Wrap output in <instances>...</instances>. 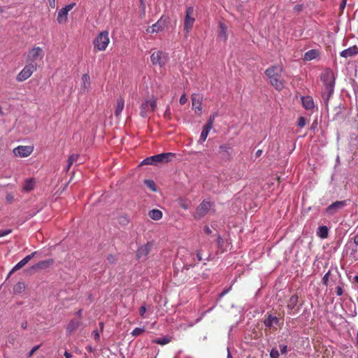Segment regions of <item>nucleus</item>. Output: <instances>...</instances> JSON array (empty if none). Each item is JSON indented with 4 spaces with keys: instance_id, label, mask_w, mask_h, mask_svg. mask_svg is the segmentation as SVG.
Here are the masks:
<instances>
[{
    "instance_id": "1",
    "label": "nucleus",
    "mask_w": 358,
    "mask_h": 358,
    "mask_svg": "<svg viewBox=\"0 0 358 358\" xmlns=\"http://www.w3.org/2000/svg\"><path fill=\"white\" fill-rule=\"evenodd\" d=\"M335 80V75L331 69H326L322 73L321 80L324 84V88L322 90V98L326 102H328L334 93Z\"/></svg>"
},
{
    "instance_id": "6",
    "label": "nucleus",
    "mask_w": 358,
    "mask_h": 358,
    "mask_svg": "<svg viewBox=\"0 0 358 358\" xmlns=\"http://www.w3.org/2000/svg\"><path fill=\"white\" fill-rule=\"evenodd\" d=\"M195 22V15L194 8L189 6L186 8L184 19V31L187 36L192 30Z\"/></svg>"
},
{
    "instance_id": "16",
    "label": "nucleus",
    "mask_w": 358,
    "mask_h": 358,
    "mask_svg": "<svg viewBox=\"0 0 358 358\" xmlns=\"http://www.w3.org/2000/svg\"><path fill=\"white\" fill-rule=\"evenodd\" d=\"M201 101L202 97L199 94H194L192 96V108L195 113L200 115L201 113Z\"/></svg>"
},
{
    "instance_id": "49",
    "label": "nucleus",
    "mask_w": 358,
    "mask_h": 358,
    "mask_svg": "<svg viewBox=\"0 0 358 358\" xmlns=\"http://www.w3.org/2000/svg\"><path fill=\"white\" fill-rule=\"evenodd\" d=\"M215 116L210 117L207 124L204 127H209V129H211L213 127V123L214 121Z\"/></svg>"
},
{
    "instance_id": "52",
    "label": "nucleus",
    "mask_w": 358,
    "mask_h": 358,
    "mask_svg": "<svg viewBox=\"0 0 358 358\" xmlns=\"http://www.w3.org/2000/svg\"><path fill=\"white\" fill-rule=\"evenodd\" d=\"M336 292L338 296H341L343 293V290L341 287L338 286L336 288Z\"/></svg>"
},
{
    "instance_id": "46",
    "label": "nucleus",
    "mask_w": 358,
    "mask_h": 358,
    "mask_svg": "<svg viewBox=\"0 0 358 358\" xmlns=\"http://www.w3.org/2000/svg\"><path fill=\"white\" fill-rule=\"evenodd\" d=\"M92 336L95 341H99L100 339L99 333L96 329L92 331Z\"/></svg>"
},
{
    "instance_id": "51",
    "label": "nucleus",
    "mask_w": 358,
    "mask_h": 358,
    "mask_svg": "<svg viewBox=\"0 0 358 358\" xmlns=\"http://www.w3.org/2000/svg\"><path fill=\"white\" fill-rule=\"evenodd\" d=\"M164 117L167 119L171 117V109L169 106H168L165 110Z\"/></svg>"
},
{
    "instance_id": "61",
    "label": "nucleus",
    "mask_w": 358,
    "mask_h": 358,
    "mask_svg": "<svg viewBox=\"0 0 358 358\" xmlns=\"http://www.w3.org/2000/svg\"><path fill=\"white\" fill-rule=\"evenodd\" d=\"M262 154V150H258L256 153H255V155L256 157H260L261 155Z\"/></svg>"
},
{
    "instance_id": "25",
    "label": "nucleus",
    "mask_w": 358,
    "mask_h": 358,
    "mask_svg": "<svg viewBox=\"0 0 358 358\" xmlns=\"http://www.w3.org/2000/svg\"><path fill=\"white\" fill-rule=\"evenodd\" d=\"M81 322L79 319L71 320L67 325L66 331L71 334L76 331L80 325Z\"/></svg>"
},
{
    "instance_id": "35",
    "label": "nucleus",
    "mask_w": 358,
    "mask_h": 358,
    "mask_svg": "<svg viewBox=\"0 0 358 358\" xmlns=\"http://www.w3.org/2000/svg\"><path fill=\"white\" fill-rule=\"evenodd\" d=\"M78 157H79V155L77 154H73L69 156V159H68V164H67V166L66 169V171H68L69 170L70 167L71 166V165L73 164V162H77Z\"/></svg>"
},
{
    "instance_id": "28",
    "label": "nucleus",
    "mask_w": 358,
    "mask_h": 358,
    "mask_svg": "<svg viewBox=\"0 0 358 358\" xmlns=\"http://www.w3.org/2000/svg\"><path fill=\"white\" fill-rule=\"evenodd\" d=\"M148 215L154 220H159L162 217V212L158 209H152L149 211Z\"/></svg>"
},
{
    "instance_id": "8",
    "label": "nucleus",
    "mask_w": 358,
    "mask_h": 358,
    "mask_svg": "<svg viewBox=\"0 0 358 358\" xmlns=\"http://www.w3.org/2000/svg\"><path fill=\"white\" fill-rule=\"evenodd\" d=\"M150 60L153 65H158L162 67L168 62V55L162 50L155 51L150 55Z\"/></svg>"
},
{
    "instance_id": "63",
    "label": "nucleus",
    "mask_w": 358,
    "mask_h": 358,
    "mask_svg": "<svg viewBox=\"0 0 358 358\" xmlns=\"http://www.w3.org/2000/svg\"><path fill=\"white\" fill-rule=\"evenodd\" d=\"M82 312L83 310L81 309H80L77 313H76V315L79 317H81L82 316Z\"/></svg>"
},
{
    "instance_id": "3",
    "label": "nucleus",
    "mask_w": 358,
    "mask_h": 358,
    "mask_svg": "<svg viewBox=\"0 0 358 358\" xmlns=\"http://www.w3.org/2000/svg\"><path fill=\"white\" fill-rule=\"evenodd\" d=\"M174 156L171 152L161 153L159 155L148 157L143 159L141 165L151 164L157 165L160 163H167L171 160V157Z\"/></svg>"
},
{
    "instance_id": "40",
    "label": "nucleus",
    "mask_w": 358,
    "mask_h": 358,
    "mask_svg": "<svg viewBox=\"0 0 358 358\" xmlns=\"http://www.w3.org/2000/svg\"><path fill=\"white\" fill-rule=\"evenodd\" d=\"M329 275H330V271H329L327 273H325V275L323 276V278L322 279V282L325 286L328 285Z\"/></svg>"
},
{
    "instance_id": "11",
    "label": "nucleus",
    "mask_w": 358,
    "mask_h": 358,
    "mask_svg": "<svg viewBox=\"0 0 358 358\" xmlns=\"http://www.w3.org/2000/svg\"><path fill=\"white\" fill-rule=\"evenodd\" d=\"M168 22L169 17H164L162 16L156 23L152 24L151 27H149L146 31L148 33L150 34L161 31L164 29Z\"/></svg>"
},
{
    "instance_id": "45",
    "label": "nucleus",
    "mask_w": 358,
    "mask_h": 358,
    "mask_svg": "<svg viewBox=\"0 0 358 358\" xmlns=\"http://www.w3.org/2000/svg\"><path fill=\"white\" fill-rule=\"evenodd\" d=\"M41 345H36L34 346L31 350L30 352H29L28 354V357H31L33 356V355L34 354V352L38 350L40 348Z\"/></svg>"
},
{
    "instance_id": "39",
    "label": "nucleus",
    "mask_w": 358,
    "mask_h": 358,
    "mask_svg": "<svg viewBox=\"0 0 358 358\" xmlns=\"http://www.w3.org/2000/svg\"><path fill=\"white\" fill-rule=\"evenodd\" d=\"M280 354L277 349L272 348L270 351V357L271 358H279Z\"/></svg>"
},
{
    "instance_id": "15",
    "label": "nucleus",
    "mask_w": 358,
    "mask_h": 358,
    "mask_svg": "<svg viewBox=\"0 0 358 358\" xmlns=\"http://www.w3.org/2000/svg\"><path fill=\"white\" fill-rule=\"evenodd\" d=\"M357 246L358 234L355 235L353 238H352L350 241H348L346 245H345L346 253L348 252V250H350V255L351 256L355 255L357 252Z\"/></svg>"
},
{
    "instance_id": "50",
    "label": "nucleus",
    "mask_w": 358,
    "mask_h": 358,
    "mask_svg": "<svg viewBox=\"0 0 358 358\" xmlns=\"http://www.w3.org/2000/svg\"><path fill=\"white\" fill-rule=\"evenodd\" d=\"M280 350L282 354H286L287 352V346L286 345H280Z\"/></svg>"
},
{
    "instance_id": "44",
    "label": "nucleus",
    "mask_w": 358,
    "mask_h": 358,
    "mask_svg": "<svg viewBox=\"0 0 358 358\" xmlns=\"http://www.w3.org/2000/svg\"><path fill=\"white\" fill-rule=\"evenodd\" d=\"M11 232H12V229H5V230H0V238L7 236V235L10 234Z\"/></svg>"
},
{
    "instance_id": "29",
    "label": "nucleus",
    "mask_w": 358,
    "mask_h": 358,
    "mask_svg": "<svg viewBox=\"0 0 358 358\" xmlns=\"http://www.w3.org/2000/svg\"><path fill=\"white\" fill-rule=\"evenodd\" d=\"M25 288H26V286H25L24 282H18L17 283H16L14 285V287L13 288V293L15 294H21L25 290Z\"/></svg>"
},
{
    "instance_id": "37",
    "label": "nucleus",
    "mask_w": 358,
    "mask_h": 358,
    "mask_svg": "<svg viewBox=\"0 0 358 358\" xmlns=\"http://www.w3.org/2000/svg\"><path fill=\"white\" fill-rule=\"evenodd\" d=\"M145 184L146 185V186L150 189L153 192H156L157 191V189H156V185L155 183V182L152 180H145Z\"/></svg>"
},
{
    "instance_id": "36",
    "label": "nucleus",
    "mask_w": 358,
    "mask_h": 358,
    "mask_svg": "<svg viewBox=\"0 0 358 358\" xmlns=\"http://www.w3.org/2000/svg\"><path fill=\"white\" fill-rule=\"evenodd\" d=\"M26 265V263L22 259L17 264L15 265V266L12 268V270L8 273V277L15 271H17Z\"/></svg>"
},
{
    "instance_id": "27",
    "label": "nucleus",
    "mask_w": 358,
    "mask_h": 358,
    "mask_svg": "<svg viewBox=\"0 0 358 358\" xmlns=\"http://www.w3.org/2000/svg\"><path fill=\"white\" fill-rule=\"evenodd\" d=\"M317 235L321 238H326L329 235V229L327 226H320L317 228Z\"/></svg>"
},
{
    "instance_id": "54",
    "label": "nucleus",
    "mask_w": 358,
    "mask_h": 358,
    "mask_svg": "<svg viewBox=\"0 0 358 358\" xmlns=\"http://www.w3.org/2000/svg\"><path fill=\"white\" fill-rule=\"evenodd\" d=\"M196 258H197L198 262H200L203 259L202 255H201V250H199L196 252Z\"/></svg>"
},
{
    "instance_id": "4",
    "label": "nucleus",
    "mask_w": 358,
    "mask_h": 358,
    "mask_svg": "<svg viewBox=\"0 0 358 358\" xmlns=\"http://www.w3.org/2000/svg\"><path fill=\"white\" fill-rule=\"evenodd\" d=\"M44 52L38 46H34L29 49L26 55V62L27 64H37V61L43 58Z\"/></svg>"
},
{
    "instance_id": "13",
    "label": "nucleus",
    "mask_w": 358,
    "mask_h": 358,
    "mask_svg": "<svg viewBox=\"0 0 358 358\" xmlns=\"http://www.w3.org/2000/svg\"><path fill=\"white\" fill-rule=\"evenodd\" d=\"M76 6V3H72L62 8L59 12L57 20L59 24L64 23L67 21L68 13Z\"/></svg>"
},
{
    "instance_id": "5",
    "label": "nucleus",
    "mask_w": 358,
    "mask_h": 358,
    "mask_svg": "<svg viewBox=\"0 0 358 358\" xmlns=\"http://www.w3.org/2000/svg\"><path fill=\"white\" fill-rule=\"evenodd\" d=\"M110 42L108 31H103L99 33L94 40V47L99 51H103L106 49Z\"/></svg>"
},
{
    "instance_id": "30",
    "label": "nucleus",
    "mask_w": 358,
    "mask_h": 358,
    "mask_svg": "<svg viewBox=\"0 0 358 358\" xmlns=\"http://www.w3.org/2000/svg\"><path fill=\"white\" fill-rule=\"evenodd\" d=\"M297 303H298V296L296 295V294H294L292 295L289 301H288V303H287V308L292 310L293 309H294V308L296 307V306L297 305Z\"/></svg>"
},
{
    "instance_id": "7",
    "label": "nucleus",
    "mask_w": 358,
    "mask_h": 358,
    "mask_svg": "<svg viewBox=\"0 0 358 358\" xmlns=\"http://www.w3.org/2000/svg\"><path fill=\"white\" fill-rule=\"evenodd\" d=\"M37 64H31L27 63L24 68L17 75L16 80L18 82H23L27 80L31 76L33 73L37 70Z\"/></svg>"
},
{
    "instance_id": "19",
    "label": "nucleus",
    "mask_w": 358,
    "mask_h": 358,
    "mask_svg": "<svg viewBox=\"0 0 358 358\" xmlns=\"http://www.w3.org/2000/svg\"><path fill=\"white\" fill-rule=\"evenodd\" d=\"M301 99L302 106L306 110H313L315 108V103L312 96H303Z\"/></svg>"
},
{
    "instance_id": "33",
    "label": "nucleus",
    "mask_w": 358,
    "mask_h": 358,
    "mask_svg": "<svg viewBox=\"0 0 358 358\" xmlns=\"http://www.w3.org/2000/svg\"><path fill=\"white\" fill-rule=\"evenodd\" d=\"M210 130L209 127H203L199 140L200 143H203L206 140Z\"/></svg>"
},
{
    "instance_id": "24",
    "label": "nucleus",
    "mask_w": 358,
    "mask_h": 358,
    "mask_svg": "<svg viewBox=\"0 0 358 358\" xmlns=\"http://www.w3.org/2000/svg\"><path fill=\"white\" fill-rule=\"evenodd\" d=\"M264 324L268 328H271L273 324H278L279 322V319L271 314H268L267 318L264 320Z\"/></svg>"
},
{
    "instance_id": "21",
    "label": "nucleus",
    "mask_w": 358,
    "mask_h": 358,
    "mask_svg": "<svg viewBox=\"0 0 358 358\" xmlns=\"http://www.w3.org/2000/svg\"><path fill=\"white\" fill-rule=\"evenodd\" d=\"M217 37L220 40L226 42L228 38L227 27L226 24L222 22H219V31Z\"/></svg>"
},
{
    "instance_id": "17",
    "label": "nucleus",
    "mask_w": 358,
    "mask_h": 358,
    "mask_svg": "<svg viewBox=\"0 0 358 358\" xmlns=\"http://www.w3.org/2000/svg\"><path fill=\"white\" fill-rule=\"evenodd\" d=\"M91 86L90 78L89 74L85 73L81 78V92L83 93L88 92Z\"/></svg>"
},
{
    "instance_id": "42",
    "label": "nucleus",
    "mask_w": 358,
    "mask_h": 358,
    "mask_svg": "<svg viewBox=\"0 0 358 358\" xmlns=\"http://www.w3.org/2000/svg\"><path fill=\"white\" fill-rule=\"evenodd\" d=\"M306 120L304 117H300L298 120V126L301 128L303 127L306 125Z\"/></svg>"
},
{
    "instance_id": "9",
    "label": "nucleus",
    "mask_w": 358,
    "mask_h": 358,
    "mask_svg": "<svg viewBox=\"0 0 358 358\" xmlns=\"http://www.w3.org/2000/svg\"><path fill=\"white\" fill-rule=\"evenodd\" d=\"M157 107V101L152 98L146 100L141 106L140 115L143 117H147L149 113L153 112Z\"/></svg>"
},
{
    "instance_id": "53",
    "label": "nucleus",
    "mask_w": 358,
    "mask_h": 358,
    "mask_svg": "<svg viewBox=\"0 0 358 358\" xmlns=\"http://www.w3.org/2000/svg\"><path fill=\"white\" fill-rule=\"evenodd\" d=\"M231 289V286L229 287L228 289H226L224 290H223L220 294V297L222 298L223 297L225 294H227Z\"/></svg>"
},
{
    "instance_id": "31",
    "label": "nucleus",
    "mask_w": 358,
    "mask_h": 358,
    "mask_svg": "<svg viewBox=\"0 0 358 358\" xmlns=\"http://www.w3.org/2000/svg\"><path fill=\"white\" fill-rule=\"evenodd\" d=\"M178 203L184 210H187L191 205V202L189 200L182 197L178 199Z\"/></svg>"
},
{
    "instance_id": "2",
    "label": "nucleus",
    "mask_w": 358,
    "mask_h": 358,
    "mask_svg": "<svg viewBox=\"0 0 358 358\" xmlns=\"http://www.w3.org/2000/svg\"><path fill=\"white\" fill-rule=\"evenodd\" d=\"M282 71V66L280 65L272 66L265 71V74L269 78L271 85L278 91L284 88V82L281 76Z\"/></svg>"
},
{
    "instance_id": "57",
    "label": "nucleus",
    "mask_w": 358,
    "mask_h": 358,
    "mask_svg": "<svg viewBox=\"0 0 358 358\" xmlns=\"http://www.w3.org/2000/svg\"><path fill=\"white\" fill-rule=\"evenodd\" d=\"M64 355L66 358H71L72 357V355L67 351L64 352Z\"/></svg>"
},
{
    "instance_id": "60",
    "label": "nucleus",
    "mask_w": 358,
    "mask_h": 358,
    "mask_svg": "<svg viewBox=\"0 0 358 358\" xmlns=\"http://www.w3.org/2000/svg\"><path fill=\"white\" fill-rule=\"evenodd\" d=\"M50 6L54 8L55 6V0H49Z\"/></svg>"
},
{
    "instance_id": "14",
    "label": "nucleus",
    "mask_w": 358,
    "mask_h": 358,
    "mask_svg": "<svg viewBox=\"0 0 358 358\" xmlns=\"http://www.w3.org/2000/svg\"><path fill=\"white\" fill-rule=\"evenodd\" d=\"M33 148L31 146L20 145L14 148L13 154L16 157H26L31 154Z\"/></svg>"
},
{
    "instance_id": "23",
    "label": "nucleus",
    "mask_w": 358,
    "mask_h": 358,
    "mask_svg": "<svg viewBox=\"0 0 358 358\" xmlns=\"http://www.w3.org/2000/svg\"><path fill=\"white\" fill-rule=\"evenodd\" d=\"M319 56V50L316 49H312L305 52L303 59L304 61H311L317 58Z\"/></svg>"
},
{
    "instance_id": "18",
    "label": "nucleus",
    "mask_w": 358,
    "mask_h": 358,
    "mask_svg": "<svg viewBox=\"0 0 358 358\" xmlns=\"http://www.w3.org/2000/svg\"><path fill=\"white\" fill-rule=\"evenodd\" d=\"M220 153L222 155L223 158L229 159L231 158L232 147L230 144H222L219 148Z\"/></svg>"
},
{
    "instance_id": "12",
    "label": "nucleus",
    "mask_w": 358,
    "mask_h": 358,
    "mask_svg": "<svg viewBox=\"0 0 358 358\" xmlns=\"http://www.w3.org/2000/svg\"><path fill=\"white\" fill-rule=\"evenodd\" d=\"M346 206L345 201H337L329 205L325 210L324 213L327 215H333L336 213L339 210L342 209Z\"/></svg>"
},
{
    "instance_id": "22",
    "label": "nucleus",
    "mask_w": 358,
    "mask_h": 358,
    "mask_svg": "<svg viewBox=\"0 0 358 358\" xmlns=\"http://www.w3.org/2000/svg\"><path fill=\"white\" fill-rule=\"evenodd\" d=\"M358 54V48L356 45L351 46L341 52L340 55L342 57H352Z\"/></svg>"
},
{
    "instance_id": "64",
    "label": "nucleus",
    "mask_w": 358,
    "mask_h": 358,
    "mask_svg": "<svg viewBox=\"0 0 358 358\" xmlns=\"http://www.w3.org/2000/svg\"><path fill=\"white\" fill-rule=\"evenodd\" d=\"M192 266H193V265H192V264H189V265L185 264V265L184 266V267H185L187 269H189V267H192Z\"/></svg>"
},
{
    "instance_id": "34",
    "label": "nucleus",
    "mask_w": 358,
    "mask_h": 358,
    "mask_svg": "<svg viewBox=\"0 0 358 358\" xmlns=\"http://www.w3.org/2000/svg\"><path fill=\"white\" fill-rule=\"evenodd\" d=\"M35 182L33 179H28L24 182V189L25 191H31L34 189Z\"/></svg>"
},
{
    "instance_id": "38",
    "label": "nucleus",
    "mask_w": 358,
    "mask_h": 358,
    "mask_svg": "<svg viewBox=\"0 0 358 358\" xmlns=\"http://www.w3.org/2000/svg\"><path fill=\"white\" fill-rule=\"evenodd\" d=\"M145 331V328H140V327H136L135 328L131 333V334L133 336H138L140 335H141L143 332Z\"/></svg>"
},
{
    "instance_id": "59",
    "label": "nucleus",
    "mask_w": 358,
    "mask_h": 358,
    "mask_svg": "<svg viewBox=\"0 0 358 358\" xmlns=\"http://www.w3.org/2000/svg\"><path fill=\"white\" fill-rule=\"evenodd\" d=\"M86 349L89 352H94V348L91 346V345H87L86 347Z\"/></svg>"
},
{
    "instance_id": "43",
    "label": "nucleus",
    "mask_w": 358,
    "mask_h": 358,
    "mask_svg": "<svg viewBox=\"0 0 358 358\" xmlns=\"http://www.w3.org/2000/svg\"><path fill=\"white\" fill-rule=\"evenodd\" d=\"M36 254V252H32L31 255L26 256L22 260L26 263V264L34 257Z\"/></svg>"
},
{
    "instance_id": "56",
    "label": "nucleus",
    "mask_w": 358,
    "mask_h": 358,
    "mask_svg": "<svg viewBox=\"0 0 358 358\" xmlns=\"http://www.w3.org/2000/svg\"><path fill=\"white\" fill-rule=\"evenodd\" d=\"M203 231L206 234H210L212 232L211 229L208 226L204 227Z\"/></svg>"
},
{
    "instance_id": "48",
    "label": "nucleus",
    "mask_w": 358,
    "mask_h": 358,
    "mask_svg": "<svg viewBox=\"0 0 358 358\" xmlns=\"http://www.w3.org/2000/svg\"><path fill=\"white\" fill-rule=\"evenodd\" d=\"M187 101V98L186 97L185 94H182L180 96V98L179 99V102L181 105H184Z\"/></svg>"
},
{
    "instance_id": "47",
    "label": "nucleus",
    "mask_w": 358,
    "mask_h": 358,
    "mask_svg": "<svg viewBox=\"0 0 358 358\" xmlns=\"http://www.w3.org/2000/svg\"><path fill=\"white\" fill-rule=\"evenodd\" d=\"M6 200L8 203H12L14 200V196L11 193H8L6 196Z\"/></svg>"
},
{
    "instance_id": "20",
    "label": "nucleus",
    "mask_w": 358,
    "mask_h": 358,
    "mask_svg": "<svg viewBox=\"0 0 358 358\" xmlns=\"http://www.w3.org/2000/svg\"><path fill=\"white\" fill-rule=\"evenodd\" d=\"M152 245L150 243H147L141 246L136 253V256L138 259L145 258L150 252Z\"/></svg>"
},
{
    "instance_id": "58",
    "label": "nucleus",
    "mask_w": 358,
    "mask_h": 358,
    "mask_svg": "<svg viewBox=\"0 0 358 358\" xmlns=\"http://www.w3.org/2000/svg\"><path fill=\"white\" fill-rule=\"evenodd\" d=\"M301 7H302V6H301V5H296V6H294V10H296V11H297V12H299V11H300V10H301Z\"/></svg>"
},
{
    "instance_id": "62",
    "label": "nucleus",
    "mask_w": 358,
    "mask_h": 358,
    "mask_svg": "<svg viewBox=\"0 0 358 358\" xmlns=\"http://www.w3.org/2000/svg\"><path fill=\"white\" fill-rule=\"evenodd\" d=\"M21 327L24 329H25L27 327V322H23L21 324Z\"/></svg>"
},
{
    "instance_id": "32",
    "label": "nucleus",
    "mask_w": 358,
    "mask_h": 358,
    "mask_svg": "<svg viewBox=\"0 0 358 358\" xmlns=\"http://www.w3.org/2000/svg\"><path fill=\"white\" fill-rule=\"evenodd\" d=\"M171 339L169 336H164L161 338H157L153 340V343L159 344V345H166L168 344L169 342H171Z\"/></svg>"
},
{
    "instance_id": "41",
    "label": "nucleus",
    "mask_w": 358,
    "mask_h": 358,
    "mask_svg": "<svg viewBox=\"0 0 358 358\" xmlns=\"http://www.w3.org/2000/svg\"><path fill=\"white\" fill-rule=\"evenodd\" d=\"M146 310L147 309L145 305H143L139 308V315L142 318L146 317V316L145 315Z\"/></svg>"
},
{
    "instance_id": "26",
    "label": "nucleus",
    "mask_w": 358,
    "mask_h": 358,
    "mask_svg": "<svg viewBox=\"0 0 358 358\" xmlns=\"http://www.w3.org/2000/svg\"><path fill=\"white\" fill-rule=\"evenodd\" d=\"M124 100L122 97L118 98L117 99L116 108H115V115L116 117H119L121 115V113L124 109Z\"/></svg>"
},
{
    "instance_id": "55",
    "label": "nucleus",
    "mask_w": 358,
    "mask_h": 358,
    "mask_svg": "<svg viewBox=\"0 0 358 358\" xmlns=\"http://www.w3.org/2000/svg\"><path fill=\"white\" fill-rule=\"evenodd\" d=\"M347 0H342L340 4V9L343 10L346 6Z\"/></svg>"
},
{
    "instance_id": "10",
    "label": "nucleus",
    "mask_w": 358,
    "mask_h": 358,
    "mask_svg": "<svg viewBox=\"0 0 358 358\" xmlns=\"http://www.w3.org/2000/svg\"><path fill=\"white\" fill-rule=\"evenodd\" d=\"M212 207L210 201L203 200L196 208L195 215L196 218H201L205 216Z\"/></svg>"
}]
</instances>
